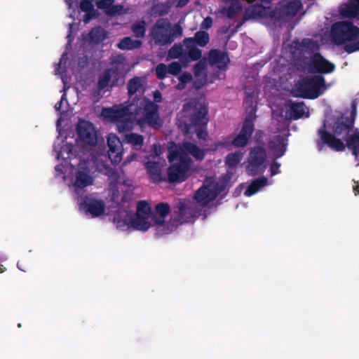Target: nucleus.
<instances>
[{"label":"nucleus","instance_id":"f257e3e1","mask_svg":"<svg viewBox=\"0 0 359 359\" xmlns=\"http://www.w3.org/2000/svg\"><path fill=\"white\" fill-rule=\"evenodd\" d=\"M207 107L196 101H191L183 105L178 116V127L186 135L196 134L199 140H206L207 125L209 121Z\"/></svg>","mask_w":359,"mask_h":359},{"label":"nucleus","instance_id":"f03ea898","mask_svg":"<svg viewBox=\"0 0 359 359\" xmlns=\"http://www.w3.org/2000/svg\"><path fill=\"white\" fill-rule=\"evenodd\" d=\"M353 121H344L338 119L334 123L332 130L334 134L325 129V124L318 129V133L320 139L316 140V145L318 151H322L324 145L328 146L331 149L336 151L345 150V144L336 136L342 137L345 140L349 136L350 132L353 130Z\"/></svg>","mask_w":359,"mask_h":359},{"label":"nucleus","instance_id":"7ed1b4c3","mask_svg":"<svg viewBox=\"0 0 359 359\" xmlns=\"http://www.w3.org/2000/svg\"><path fill=\"white\" fill-rule=\"evenodd\" d=\"M168 159L171 165L167 169L168 181L170 184L182 183L187 180L192 160L180 147L169 150Z\"/></svg>","mask_w":359,"mask_h":359},{"label":"nucleus","instance_id":"20e7f679","mask_svg":"<svg viewBox=\"0 0 359 359\" xmlns=\"http://www.w3.org/2000/svg\"><path fill=\"white\" fill-rule=\"evenodd\" d=\"M129 109L134 112V115H142L136 120V124L140 128H142L147 125L153 129L159 130L163 126V121L160 117L159 106L149 99L144 97L139 106L132 103Z\"/></svg>","mask_w":359,"mask_h":359},{"label":"nucleus","instance_id":"39448f33","mask_svg":"<svg viewBox=\"0 0 359 359\" xmlns=\"http://www.w3.org/2000/svg\"><path fill=\"white\" fill-rule=\"evenodd\" d=\"M326 89L325 78L322 75L306 76L296 84V90L304 98L316 99Z\"/></svg>","mask_w":359,"mask_h":359},{"label":"nucleus","instance_id":"423d86ee","mask_svg":"<svg viewBox=\"0 0 359 359\" xmlns=\"http://www.w3.org/2000/svg\"><path fill=\"white\" fill-rule=\"evenodd\" d=\"M331 36L335 44L344 45L357 39L359 36V28L352 22L339 21L332 25Z\"/></svg>","mask_w":359,"mask_h":359},{"label":"nucleus","instance_id":"0eeeda50","mask_svg":"<svg viewBox=\"0 0 359 359\" xmlns=\"http://www.w3.org/2000/svg\"><path fill=\"white\" fill-rule=\"evenodd\" d=\"M93 182L94 179L89 168L88 158L81 160L77 167L72 168L70 183L77 194L83 188L93 184Z\"/></svg>","mask_w":359,"mask_h":359},{"label":"nucleus","instance_id":"6e6552de","mask_svg":"<svg viewBox=\"0 0 359 359\" xmlns=\"http://www.w3.org/2000/svg\"><path fill=\"white\" fill-rule=\"evenodd\" d=\"M303 65L298 67V71L305 72L306 70L313 74H328L332 73L336 66L334 63L325 58L320 53H316L309 57L308 62H302Z\"/></svg>","mask_w":359,"mask_h":359},{"label":"nucleus","instance_id":"1a4fd4ad","mask_svg":"<svg viewBox=\"0 0 359 359\" xmlns=\"http://www.w3.org/2000/svg\"><path fill=\"white\" fill-rule=\"evenodd\" d=\"M295 50L294 55L295 57V65L297 69L301 67L302 62L306 63L309 57L306 55H314L316 53H320V46L317 41L310 38H304L301 41H294Z\"/></svg>","mask_w":359,"mask_h":359},{"label":"nucleus","instance_id":"9d476101","mask_svg":"<svg viewBox=\"0 0 359 359\" xmlns=\"http://www.w3.org/2000/svg\"><path fill=\"white\" fill-rule=\"evenodd\" d=\"M149 217L145 215H134L129 216L126 211L117 212L114 215V222L118 227L123 228L131 226L134 229L146 231L151 226L148 220Z\"/></svg>","mask_w":359,"mask_h":359},{"label":"nucleus","instance_id":"9b49d317","mask_svg":"<svg viewBox=\"0 0 359 359\" xmlns=\"http://www.w3.org/2000/svg\"><path fill=\"white\" fill-rule=\"evenodd\" d=\"M177 210L172 215L177 226L183 223H187L200 215L201 208L194 203H187L184 199H180L176 205Z\"/></svg>","mask_w":359,"mask_h":359},{"label":"nucleus","instance_id":"f8f14e48","mask_svg":"<svg viewBox=\"0 0 359 359\" xmlns=\"http://www.w3.org/2000/svg\"><path fill=\"white\" fill-rule=\"evenodd\" d=\"M266 150L262 146H255L252 147L248 157V171L252 175L262 174L266 169Z\"/></svg>","mask_w":359,"mask_h":359},{"label":"nucleus","instance_id":"ddd939ff","mask_svg":"<svg viewBox=\"0 0 359 359\" xmlns=\"http://www.w3.org/2000/svg\"><path fill=\"white\" fill-rule=\"evenodd\" d=\"M151 34L156 45L165 46L173 42V39L170 36V22L167 19L157 20L152 27Z\"/></svg>","mask_w":359,"mask_h":359},{"label":"nucleus","instance_id":"4468645a","mask_svg":"<svg viewBox=\"0 0 359 359\" xmlns=\"http://www.w3.org/2000/svg\"><path fill=\"white\" fill-rule=\"evenodd\" d=\"M79 140L86 146L94 147L97 143V131L93 124L88 121H79L76 126Z\"/></svg>","mask_w":359,"mask_h":359},{"label":"nucleus","instance_id":"2eb2a0df","mask_svg":"<svg viewBox=\"0 0 359 359\" xmlns=\"http://www.w3.org/2000/svg\"><path fill=\"white\" fill-rule=\"evenodd\" d=\"M80 205L82 209L93 217H99L105 211L104 202L101 199L93 197L92 194H88L82 197Z\"/></svg>","mask_w":359,"mask_h":359},{"label":"nucleus","instance_id":"dca6fc26","mask_svg":"<svg viewBox=\"0 0 359 359\" xmlns=\"http://www.w3.org/2000/svg\"><path fill=\"white\" fill-rule=\"evenodd\" d=\"M108 156L114 164H118L122 160V143L116 135L110 133L107 137Z\"/></svg>","mask_w":359,"mask_h":359},{"label":"nucleus","instance_id":"f3484780","mask_svg":"<svg viewBox=\"0 0 359 359\" xmlns=\"http://www.w3.org/2000/svg\"><path fill=\"white\" fill-rule=\"evenodd\" d=\"M208 63L210 66L216 65L222 71H226L230 59L227 53L219 49H212L208 53Z\"/></svg>","mask_w":359,"mask_h":359},{"label":"nucleus","instance_id":"a211bd4d","mask_svg":"<svg viewBox=\"0 0 359 359\" xmlns=\"http://www.w3.org/2000/svg\"><path fill=\"white\" fill-rule=\"evenodd\" d=\"M263 4L264 3L261 1V4H252L247 7L244 12V18L245 20H249L266 18L267 16V8H270L266 7ZM264 4H266L264 3Z\"/></svg>","mask_w":359,"mask_h":359},{"label":"nucleus","instance_id":"6ab92c4d","mask_svg":"<svg viewBox=\"0 0 359 359\" xmlns=\"http://www.w3.org/2000/svg\"><path fill=\"white\" fill-rule=\"evenodd\" d=\"M217 198V194H213L211 190V186L203 185L196 192L194 199L200 204L201 207L206 206L209 203Z\"/></svg>","mask_w":359,"mask_h":359},{"label":"nucleus","instance_id":"aec40b11","mask_svg":"<svg viewBox=\"0 0 359 359\" xmlns=\"http://www.w3.org/2000/svg\"><path fill=\"white\" fill-rule=\"evenodd\" d=\"M155 226V236L161 237L164 235L171 233L172 231L177 229V224H175L172 217L169 222H166L165 219L154 220Z\"/></svg>","mask_w":359,"mask_h":359},{"label":"nucleus","instance_id":"412c9836","mask_svg":"<svg viewBox=\"0 0 359 359\" xmlns=\"http://www.w3.org/2000/svg\"><path fill=\"white\" fill-rule=\"evenodd\" d=\"M223 148L230 149L232 147L236 148H243L249 144V140L240 132L234 137L232 135L224 137L220 140Z\"/></svg>","mask_w":359,"mask_h":359},{"label":"nucleus","instance_id":"4be33fe9","mask_svg":"<svg viewBox=\"0 0 359 359\" xmlns=\"http://www.w3.org/2000/svg\"><path fill=\"white\" fill-rule=\"evenodd\" d=\"M256 109L252 108L245 116L240 133L243 134L249 141L252 137V133L255 130L254 121L256 119Z\"/></svg>","mask_w":359,"mask_h":359},{"label":"nucleus","instance_id":"5701e85b","mask_svg":"<svg viewBox=\"0 0 359 359\" xmlns=\"http://www.w3.org/2000/svg\"><path fill=\"white\" fill-rule=\"evenodd\" d=\"M256 109L252 108L245 116L240 133L243 134L249 141L252 137V133L255 130L254 121L256 119Z\"/></svg>","mask_w":359,"mask_h":359},{"label":"nucleus","instance_id":"b1692460","mask_svg":"<svg viewBox=\"0 0 359 359\" xmlns=\"http://www.w3.org/2000/svg\"><path fill=\"white\" fill-rule=\"evenodd\" d=\"M147 172L154 183L166 182V177L161 173V165L156 161H148L145 165Z\"/></svg>","mask_w":359,"mask_h":359},{"label":"nucleus","instance_id":"393cba45","mask_svg":"<svg viewBox=\"0 0 359 359\" xmlns=\"http://www.w3.org/2000/svg\"><path fill=\"white\" fill-rule=\"evenodd\" d=\"M210 41L209 34L205 31H198L195 33L194 37L185 38L183 41L184 45L189 43L198 45L201 47L205 46Z\"/></svg>","mask_w":359,"mask_h":359},{"label":"nucleus","instance_id":"a878e982","mask_svg":"<svg viewBox=\"0 0 359 359\" xmlns=\"http://www.w3.org/2000/svg\"><path fill=\"white\" fill-rule=\"evenodd\" d=\"M189 156L191 154L196 161L204 159L205 153L202 149H200L196 144L190 142H184L183 147H180Z\"/></svg>","mask_w":359,"mask_h":359},{"label":"nucleus","instance_id":"bb28decb","mask_svg":"<svg viewBox=\"0 0 359 359\" xmlns=\"http://www.w3.org/2000/svg\"><path fill=\"white\" fill-rule=\"evenodd\" d=\"M346 147L351 151L352 154L357 159L359 156V130L355 129L353 133L345 139Z\"/></svg>","mask_w":359,"mask_h":359},{"label":"nucleus","instance_id":"cd10ccee","mask_svg":"<svg viewBox=\"0 0 359 359\" xmlns=\"http://www.w3.org/2000/svg\"><path fill=\"white\" fill-rule=\"evenodd\" d=\"M267 184L268 179L264 176L254 179L248 186L244 194L246 196H251L257 194L261 189L267 185Z\"/></svg>","mask_w":359,"mask_h":359},{"label":"nucleus","instance_id":"c85d7f7f","mask_svg":"<svg viewBox=\"0 0 359 359\" xmlns=\"http://www.w3.org/2000/svg\"><path fill=\"white\" fill-rule=\"evenodd\" d=\"M243 154L240 151H235L228 154L224 159L225 165L227 167V173L232 175L233 172L230 170L235 168L242 160ZM231 176H229L231 178Z\"/></svg>","mask_w":359,"mask_h":359},{"label":"nucleus","instance_id":"c756f323","mask_svg":"<svg viewBox=\"0 0 359 359\" xmlns=\"http://www.w3.org/2000/svg\"><path fill=\"white\" fill-rule=\"evenodd\" d=\"M299 8V3L297 1H290L280 5L278 13L285 17L294 16Z\"/></svg>","mask_w":359,"mask_h":359},{"label":"nucleus","instance_id":"7c9ffc66","mask_svg":"<svg viewBox=\"0 0 359 359\" xmlns=\"http://www.w3.org/2000/svg\"><path fill=\"white\" fill-rule=\"evenodd\" d=\"M274 140L275 144L272 148L274 150L276 158H278L283 156L287 150V139L278 135L275 136Z\"/></svg>","mask_w":359,"mask_h":359},{"label":"nucleus","instance_id":"2f4dec72","mask_svg":"<svg viewBox=\"0 0 359 359\" xmlns=\"http://www.w3.org/2000/svg\"><path fill=\"white\" fill-rule=\"evenodd\" d=\"M305 109L306 106L303 102H291L287 113H289L290 118L297 120L303 117Z\"/></svg>","mask_w":359,"mask_h":359},{"label":"nucleus","instance_id":"473e14b6","mask_svg":"<svg viewBox=\"0 0 359 359\" xmlns=\"http://www.w3.org/2000/svg\"><path fill=\"white\" fill-rule=\"evenodd\" d=\"M88 36L90 42L97 45L107 38V32L101 27H95L91 29Z\"/></svg>","mask_w":359,"mask_h":359},{"label":"nucleus","instance_id":"72a5a7b5","mask_svg":"<svg viewBox=\"0 0 359 359\" xmlns=\"http://www.w3.org/2000/svg\"><path fill=\"white\" fill-rule=\"evenodd\" d=\"M170 212V207L167 203H159L155 205L154 214L153 215V220L165 219Z\"/></svg>","mask_w":359,"mask_h":359},{"label":"nucleus","instance_id":"f704fd0d","mask_svg":"<svg viewBox=\"0 0 359 359\" xmlns=\"http://www.w3.org/2000/svg\"><path fill=\"white\" fill-rule=\"evenodd\" d=\"M143 87V81L141 77L134 76L127 83V90L129 97H132Z\"/></svg>","mask_w":359,"mask_h":359},{"label":"nucleus","instance_id":"c9c22d12","mask_svg":"<svg viewBox=\"0 0 359 359\" xmlns=\"http://www.w3.org/2000/svg\"><path fill=\"white\" fill-rule=\"evenodd\" d=\"M168 57L170 59L180 58L181 61L187 60V53H184L183 46L181 43H175L168 53Z\"/></svg>","mask_w":359,"mask_h":359},{"label":"nucleus","instance_id":"e433bc0d","mask_svg":"<svg viewBox=\"0 0 359 359\" xmlns=\"http://www.w3.org/2000/svg\"><path fill=\"white\" fill-rule=\"evenodd\" d=\"M142 42L140 40H133L130 37H124L117 44V47L121 50H133L141 46Z\"/></svg>","mask_w":359,"mask_h":359},{"label":"nucleus","instance_id":"4c0bfd02","mask_svg":"<svg viewBox=\"0 0 359 359\" xmlns=\"http://www.w3.org/2000/svg\"><path fill=\"white\" fill-rule=\"evenodd\" d=\"M126 142L131 144L135 150H140L144 144L143 136L134 133L126 135Z\"/></svg>","mask_w":359,"mask_h":359},{"label":"nucleus","instance_id":"58836bf2","mask_svg":"<svg viewBox=\"0 0 359 359\" xmlns=\"http://www.w3.org/2000/svg\"><path fill=\"white\" fill-rule=\"evenodd\" d=\"M341 15L346 18H355L359 15V4L353 1L341 11Z\"/></svg>","mask_w":359,"mask_h":359},{"label":"nucleus","instance_id":"ea45409f","mask_svg":"<svg viewBox=\"0 0 359 359\" xmlns=\"http://www.w3.org/2000/svg\"><path fill=\"white\" fill-rule=\"evenodd\" d=\"M112 68L107 69L104 73L100 76L97 81V88L100 90H104L109 86L111 80Z\"/></svg>","mask_w":359,"mask_h":359},{"label":"nucleus","instance_id":"a19ab883","mask_svg":"<svg viewBox=\"0 0 359 359\" xmlns=\"http://www.w3.org/2000/svg\"><path fill=\"white\" fill-rule=\"evenodd\" d=\"M187 49L188 52L187 53V57H189L191 61H196L201 60L202 57V50L196 47L194 44L189 43L188 45H184Z\"/></svg>","mask_w":359,"mask_h":359},{"label":"nucleus","instance_id":"79ce46f5","mask_svg":"<svg viewBox=\"0 0 359 359\" xmlns=\"http://www.w3.org/2000/svg\"><path fill=\"white\" fill-rule=\"evenodd\" d=\"M242 10L241 4H231L229 7H224L222 9V13L225 15L229 19H232L235 17L236 13Z\"/></svg>","mask_w":359,"mask_h":359},{"label":"nucleus","instance_id":"37998d69","mask_svg":"<svg viewBox=\"0 0 359 359\" xmlns=\"http://www.w3.org/2000/svg\"><path fill=\"white\" fill-rule=\"evenodd\" d=\"M151 208L146 201H140L137 205V215H145L149 217Z\"/></svg>","mask_w":359,"mask_h":359},{"label":"nucleus","instance_id":"c03bdc74","mask_svg":"<svg viewBox=\"0 0 359 359\" xmlns=\"http://www.w3.org/2000/svg\"><path fill=\"white\" fill-rule=\"evenodd\" d=\"M132 31L137 38H142L145 34V22L144 21L133 24Z\"/></svg>","mask_w":359,"mask_h":359},{"label":"nucleus","instance_id":"a18cd8bd","mask_svg":"<svg viewBox=\"0 0 359 359\" xmlns=\"http://www.w3.org/2000/svg\"><path fill=\"white\" fill-rule=\"evenodd\" d=\"M207 68V60L204 57L200 60L193 67V72L196 77L199 76Z\"/></svg>","mask_w":359,"mask_h":359},{"label":"nucleus","instance_id":"49530a36","mask_svg":"<svg viewBox=\"0 0 359 359\" xmlns=\"http://www.w3.org/2000/svg\"><path fill=\"white\" fill-rule=\"evenodd\" d=\"M113 72H111V88L119 85H122L123 83V78L121 76L120 73L118 72V69L112 68Z\"/></svg>","mask_w":359,"mask_h":359},{"label":"nucleus","instance_id":"de8ad7c7","mask_svg":"<svg viewBox=\"0 0 359 359\" xmlns=\"http://www.w3.org/2000/svg\"><path fill=\"white\" fill-rule=\"evenodd\" d=\"M168 74V66L164 63L158 64L156 67V75L158 79L163 80Z\"/></svg>","mask_w":359,"mask_h":359},{"label":"nucleus","instance_id":"09e8293b","mask_svg":"<svg viewBox=\"0 0 359 359\" xmlns=\"http://www.w3.org/2000/svg\"><path fill=\"white\" fill-rule=\"evenodd\" d=\"M168 74L176 76L182 71V66L177 62H172L168 66Z\"/></svg>","mask_w":359,"mask_h":359},{"label":"nucleus","instance_id":"8fccbe9b","mask_svg":"<svg viewBox=\"0 0 359 359\" xmlns=\"http://www.w3.org/2000/svg\"><path fill=\"white\" fill-rule=\"evenodd\" d=\"M131 105H132V104H130L128 107L122 108L121 109L114 111V112H113L114 114H113L112 117L116 119L123 118L126 116V115L127 114L128 111L132 114H134V112L131 111L129 109V108Z\"/></svg>","mask_w":359,"mask_h":359},{"label":"nucleus","instance_id":"3c124183","mask_svg":"<svg viewBox=\"0 0 359 359\" xmlns=\"http://www.w3.org/2000/svg\"><path fill=\"white\" fill-rule=\"evenodd\" d=\"M80 8L83 12L95 13L93 4L90 0H82L80 3Z\"/></svg>","mask_w":359,"mask_h":359},{"label":"nucleus","instance_id":"603ef678","mask_svg":"<svg viewBox=\"0 0 359 359\" xmlns=\"http://www.w3.org/2000/svg\"><path fill=\"white\" fill-rule=\"evenodd\" d=\"M123 10V6L117 4V5H111L108 9H107L104 13L107 15L114 16L116 14L121 13Z\"/></svg>","mask_w":359,"mask_h":359},{"label":"nucleus","instance_id":"864d4df0","mask_svg":"<svg viewBox=\"0 0 359 359\" xmlns=\"http://www.w3.org/2000/svg\"><path fill=\"white\" fill-rule=\"evenodd\" d=\"M182 33H183V29H182V27L178 24H175L172 28L170 27V36H172L173 41L176 38L182 36Z\"/></svg>","mask_w":359,"mask_h":359},{"label":"nucleus","instance_id":"5fc2aeb1","mask_svg":"<svg viewBox=\"0 0 359 359\" xmlns=\"http://www.w3.org/2000/svg\"><path fill=\"white\" fill-rule=\"evenodd\" d=\"M115 0H100L97 2V6L98 8L105 11L108 9L114 2Z\"/></svg>","mask_w":359,"mask_h":359},{"label":"nucleus","instance_id":"6e6d98bb","mask_svg":"<svg viewBox=\"0 0 359 359\" xmlns=\"http://www.w3.org/2000/svg\"><path fill=\"white\" fill-rule=\"evenodd\" d=\"M222 149H224V148L222 147L221 141L219 140V141H216L211 144H208L206 151L215 152L217 150Z\"/></svg>","mask_w":359,"mask_h":359},{"label":"nucleus","instance_id":"4d7b16f0","mask_svg":"<svg viewBox=\"0 0 359 359\" xmlns=\"http://www.w3.org/2000/svg\"><path fill=\"white\" fill-rule=\"evenodd\" d=\"M226 189V185L223 183L219 184L217 183L213 187L211 186V190L212 192L214 194H217V197L221 194L222 192H224Z\"/></svg>","mask_w":359,"mask_h":359},{"label":"nucleus","instance_id":"13d9d810","mask_svg":"<svg viewBox=\"0 0 359 359\" xmlns=\"http://www.w3.org/2000/svg\"><path fill=\"white\" fill-rule=\"evenodd\" d=\"M179 81L183 83H190L193 80V77L191 73L185 72H183L179 77H178Z\"/></svg>","mask_w":359,"mask_h":359},{"label":"nucleus","instance_id":"bf43d9fd","mask_svg":"<svg viewBox=\"0 0 359 359\" xmlns=\"http://www.w3.org/2000/svg\"><path fill=\"white\" fill-rule=\"evenodd\" d=\"M344 49L348 53H352L355 51H358L359 50V40L354 43L345 45Z\"/></svg>","mask_w":359,"mask_h":359},{"label":"nucleus","instance_id":"052dcab7","mask_svg":"<svg viewBox=\"0 0 359 359\" xmlns=\"http://www.w3.org/2000/svg\"><path fill=\"white\" fill-rule=\"evenodd\" d=\"M280 163H279L278 162H277L276 161H273L271 163V167H270L271 175L273 176L275 175L280 173Z\"/></svg>","mask_w":359,"mask_h":359},{"label":"nucleus","instance_id":"680f3d73","mask_svg":"<svg viewBox=\"0 0 359 359\" xmlns=\"http://www.w3.org/2000/svg\"><path fill=\"white\" fill-rule=\"evenodd\" d=\"M356 116V103L355 101H353L351 104V116L349 118H346V121H355Z\"/></svg>","mask_w":359,"mask_h":359},{"label":"nucleus","instance_id":"e2e57ef3","mask_svg":"<svg viewBox=\"0 0 359 359\" xmlns=\"http://www.w3.org/2000/svg\"><path fill=\"white\" fill-rule=\"evenodd\" d=\"M212 25V19L210 17L205 18L201 23V28L208 29Z\"/></svg>","mask_w":359,"mask_h":359},{"label":"nucleus","instance_id":"0e129e2a","mask_svg":"<svg viewBox=\"0 0 359 359\" xmlns=\"http://www.w3.org/2000/svg\"><path fill=\"white\" fill-rule=\"evenodd\" d=\"M153 97L154 100V102L158 103L162 102V94L159 90H156L153 93Z\"/></svg>","mask_w":359,"mask_h":359},{"label":"nucleus","instance_id":"69168bd1","mask_svg":"<svg viewBox=\"0 0 359 359\" xmlns=\"http://www.w3.org/2000/svg\"><path fill=\"white\" fill-rule=\"evenodd\" d=\"M95 13L86 12V13L83 16V22L85 23H88L95 16Z\"/></svg>","mask_w":359,"mask_h":359},{"label":"nucleus","instance_id":"338daca9","mask_svg":"<svg viewBox=\"0 0 359 359\" xmlns=\"http://www.w3.org/2000/svg\"><path fill=\"white\" fill-rule=\"evenodd\" d=\"M65 95H63L62 96V99H61V100H60L59 102H57L55 104V110H56V111H60V109H61L62 105V100H63V99L65 98Z\"/></svg>","mask_w":359,"mask_h":359},{"label":"nucleus","instance_id":"774afa93","mask_svg":"<svg viewBox=\"0 0 359 359\" xmlns=\"http://www.w3.org/2000/svg\"><path fill=\"white\" fill-rule=\"evenodd\" d=\"M354 185L353 186V190L355 195H359V184L358 182L354 181Z\"/></svg>","mask_w":359,"mask_h":359}]
</instances>
